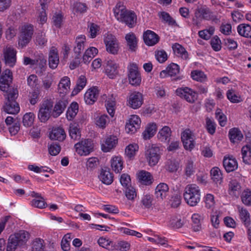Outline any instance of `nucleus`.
Wrapping results in <instances>:
<instances>
[{"mask_svg":"<svg viewBox=\"0 0 251 251\" xmlns=\"http://www.w3.org/2000/svg\"><path fill=\"white\" fill-rule=\"evenodd\" d=\"M157 126L155 123H150L148 124L145 131L142 133L143 138L145 140L150 139L154 135Z\"/></svg>","mask_w":251,"mask_h":251,"instance_id":"obj_35","label":"nucleus"},{"mask_svg":"<svg viewBox=\"0 0 251 251\" xmlns=\"http://www.w3.org/2000/svg\"><path fill=\"white\" fill-rule=\"evenodd\" d=\"M183 197L186 203L191 206H195L200 201L201 192L196 184L188 185L185 189Z\"/></svg>","mask_w":251,"mask_h":251,"instance_id":"obj_4","label":"nucleus"},{"mask_svg":"<svg viewBox=\"0 0 251 251\" xmlns=\"http://www.w3.org/2000/svg\"><path fill=\"white\" fill-rule=\"evenodd\" d=\"M34 32L33 26L25 25L21 27L19 37L18 45L21 48L25 47L31 41Z\"/></svg>","mask_w":251,"mask_h":251,"instance_id":"obj_5","label":"nucleus"},{"mask_svg":"<svg viewBox=\"0 0 251 251\" xmlns=\"http://www.w3.org/2000/svg\"><path fill=\"white\" fill-rule=\"evenodd\" d=\"M215 18V15L208 8L201 7L196 10L192 22L193 25L199 26L202 20H210Z\"/></svg>","mask_w":251,"mask_h":251,"instance_id":"obj_6","label":"nucleus"},{"mask_svg":"<svg viewBox=\"0 0 251 251\" xmlns=\"http://www.w3.org/2000/svg\"><path fill=\"white\" fill-rule=\"evenodd\" d=\"M159 37L154 32L148 30L143 34V39L146 45L152 46L156 44L159 41Z\"/></svg>","mask_w":251,"mask_h":251,"instance_id":"obj_19","label":"nucleus"},{"mask_svg":"<svg viewBox=\"0 0 251 251\" xmlns=\"http://www.w3.org/2000/svg\"><path fill=\"white\" fill-rule=\"evenodd\" d=\"M70 80L67 76L63 77L60 81L58 85V91L60 94L66 93L70 89Z\"/></svg>","mask_w":251,"mask_h":251,"instance_id":"obj_36","label":"nucleus"},{"mask_svg":"<svg viewBox=\"0 0 251 251\" xmlns=\"http://www.w3.org/2000/svg\"><path fill=\"white\" fill-rule=\"evenodd\" d=\"M12 79V72L9 69L5 70L0 76V89L3 92H7Z\"/></svg>","mask_w":251,"mask_h":251,"instance_id":"obj_12","label":"nucleus"},{"mask_svg":"<svg viewBox=\"0 0 251 251\" xmlns=\"http://www.w3.org/2000/svg\"><path fill=\"white\" fill-rule=\"evenodd\" d=\"M86 37L84 35L77 36L75 39L74 45V52L76 56H80L84 50Z\"/></svg>","mask_w":251,"mask_h":251,"instance_id":"obj_18","label":"nucleus"},{"mask_svg":"<svg viewBox=\"0 0 251 251\" xmlns=\"http://www.w3.org/2000/svg\"><path fill=\"white\" fill-rule=\"evenodd\" d=\"M118 139L116 136H110L105 140L104 143L101 145V150L104 152H108L117 144Z\"/></svg>","mask_w":251,"mask_h":251,"instance_id":"obj_24","label":"nucleus"},{"mask_svg":"<svg viewBox=\"0 0 251 251\" xmlns=\"http://www.w3.org/2000/svg\"><path fill=\"white\" fill-rule=\"evenodd\" d=\"M98 243L100 246L109 251H113L118 248V245L115 242L104 237L100 238Z\"/></svg>","mask_w":251,"mask_h":251,"instance_id":"obj_29","label":"nucleus"},{"mask_svg":"<svg viewBox=\"0 0 251 251\" xmlns=\"http://www.w3.org/2000/svg\"><path fill=\"white\" fill-rule=\"evenodd\" d=\"M44 241L40 238L36 239L33 242L32 251H44Z\"/></svg>","mask_w":251,"mask_h":251,"instance_id":"obj_60","label":"nucleus"},{"mask_svg":"<svg viewBox=\"0 0 251 251\" xmlns=\"http://www.w3.org/2000/svg\"><path fill=\"white\" fill-rule=\"evenodd\" d=\"M191 77L197 81L203 82L206 79L205 75L201 71H194L191 72Z\"/></svg>","mask_w":251,"mask_h":251,"instance_id":"obj_58","label":"nucleus"},{"mask_svg":"<svg viewBox=\"0 0 251 251\" xmlns=\"http://www.w3.org/2000/svg\"><path fill=\"white\" fill-rule=\"evenodd\" d=\"M5 63L7 65L13 67L16 61V51L11 47H6L3 51Z\"/></svg>","mask_w":251,"mask_h":251,"instance_id":"obj_15","label":"nucleus"},{"mask_svg":"<svg viewBox=\"0 0 251 251\" xmlns=\"http://www.w3.org/2000/svg\"><path fill=\"white\" fill-rule=\"evenodd\" d=\"M166 68L168 75L170 76H175L179 72V66L174 63L170 64Z\"/></svg>","mask_w":251,"mask_h":251,"instance_id":"obj_61","label":"nucleus"},{"mask_svg":"<svg viewBox=\"0 0 251 251\" xmlns=\"http://www.w3.org/2000/svg\"><path fill=\"white\" fill-rule=\"evenodd\" d=\"M162 151L161 146L158 144H152L146 147L145 156L150 166H155L158 163Z\"/></svg>","mask_w":251,"mask_h":251,"instance_id":"obj_3","label":"nucleus"},{"mask_svg":"<svg viewBox=\"0 0 251 251\" xmlns=\"http://www.w3.org/2000/svg\"><path fill=\"white\" fill-rule=\"evenodd\" d=\"M118 66L113 60L107 61L105 66V74L110 78H114L118 74Z\"/></svg>","mask_w":251,"mask_h":251,"instance_id":"obj_22","label":"nucleus"},{"mask_svg":"<svg viewBox=\"0 0 251 251\" xmlns=\"http://www.w3.org/2000/svg\"><path fill=\"white\" fill-rule=\"evenodd\" d=\"M86 78L85 76L80 75L76 82V86L72 92L73 95H77L80 91H81L85 86L86 84Z\"/></svg>","mask_w":251,"mask_h":251,"instance_id":"obj_40","label":"nucleus"},{"mask_svg":"<svg viewBox=\"0 0 251 251\" xmlns=\"http://www.w3.org/2000/svg\"><path fill=\"white\" fill-rule=\"evenodd\" d=\"M128 78L129 84L132 86H139L141 82V76L136 63H131L127 68Z\"/></svg>","mask_w":251,"mask_h":251,"instance_id":"obj_8","label":"nucleus"},{"mask_svg":"<svg viewBox=\"0 0 251 251\" xmlns=\"http://www.w3.org/2000/svg\"><path fill=\"white\" fill-rule=\"evenodd\" d=\"M71 240L70 234H69L65 235L62 239L61 246L64 251H69L70 250V242Z\"/></svg>","mask_w":251,"mask_h":251,"instance_id":"obj_64","label":"nucleus"},{"mask_svg":"<svg viewBox=\"0 0 251 251\" xmlns=\"http://www.w3.org/2000/svg\"><path fill=\"white\" fill-rule=\"evenodd\" d=\"M109 122V118L107 115L105 114L99 117L96 120L97 125L102 128H105Z\"/></svg>","mask_w":251,"mask_h":251,"instance_id":"obj_62","label":"nucleus"},{"mask_svg":"<svg viewBox=\"0 0 251 251\" xmlns=\"http://www.w3.org/2000/svg\"><path fill=\"white\" fill-rule=\"evenodd\" d=\"M168 191V186L166 183H160L156 187L155 195L157 199L163 200L166 197Z\"/></svg>","mask_w":251,"mask_h":251,"instance_id":"obj_27","label":"nucleus"},{"mask_svg":"<svg viewBox=\"0 0 251 251\" xmlns=\"http://www.w3.org/2000/svg\"><path fill=\"white\" fill-rule=\"evenodd\" d=\"M227 99L232 103H238L241 101V97L236 94L232 89L228 90L226 92Z\"/></svg>","mask_w":251,"mask_h":251,"instance_id":"obj_57","label":"nucleus"},{"mask_svg":"<svg viewBox=\"0 0 251 251\" xmlns=\"http://www.w3.org/2000/svg\"><path fill=\"white\" fill-rule=\"evenodd\" d=\"M128 102L129 106L133 109L140 107L143 102L142 94L139 92H133L129 95Z\"/></svg>","mask_w":251,"mask_h":251,"instance_id":"obj_16","label":"nucleus"},{"mask_svg":"<svg viewBox=\"0 0 251 251\" xmlns=\"http://www.w3.org/2000/svg\"><path fill=\"white\" fill-rule=\"evenodd\" d=\"M239 216L242 222L246 227H248L251 223L250 213L245 208H241L239 210Z\"/></svg>","mask_w":251,"mask_h":251,"instance_id":"obj_44","label":"nucleus"},{"mask_svg":"<svg viewBox=\"0 0 251 251\" xmlns=\"http://www.w3.org/2000/svg\"><path fill=\"white\" fill-rule=\"evenodd\" d=\"M59 62V57L57 49L52 47L49 53V65L52 69L56 68Z\"/></svg>","mask_w":251,"mask_h":251,"instance_id":"obj_20","label":"nucleus"},{"mask_svg":"<svg viewBox=\"0 0 251 251\" xmlns=\"http://www.w3.org/2000/svg\"><path fill=\"white\" fill-rule=\"evenodd\" d=\"M68 102L66 100H60L57 101L53 108L52 111V116L54 118L59 116L66 108Z\"/></svg>","mask_w":251,"mask_h":251,"instance_id":"obj_28","label":"nucleus"},{"mask_svg":"<svg viewBox=\"0 0 251 251\" xmlns=\"http://www.w3.org/2000/svg\"><path fill=\"white\" fill-rule=\"evenodd\" d=\"M35 115L33 113L29 112L25 114L23 118V125L26 127L31 126L34 122Z\"/></svg>","mask_w":251,"mask_h":251,"instance_id":"obj_51","label":"nucleus"},{"mask_svg":"<svg viewBox=\"0 0 251 251\" xmlns=\"http://www.w3.org/2000/svg\"><path fill=\"white\" fill-rule=\"evenodd\" d=\"M137 178L143 185H150L153 182V179L151 174H138Z\"/></svg>","mask_w":251,"mask_h":251,"instance_id":"obj_42","label":"nucleus"},{"mask_svg":"<svg viewBox=\"0 0 251 251\" xmlns=\"http://www.w3.org/2000/svg\"><path fill=\"white\" fill-rule=\"evenodd\" d=\"M111 167L113 171L120 173L123 167V162L121 157L115 156L111 160Z\"/></svg>","mask_w":251,"mask_h":251,"instance_id":"obj_37","label":"nucleus"},{"mask_svg":"<svg viewBox=\"0 0 251 251\" xmlns=\"http://www.w3.org/2000/svg\"><path fill=\"white\" fill-rule=\"evenodd\" d=\"M77 153L81 156L89 155L94 150V145L91 139H84L75 145Z\"/></svg>","mask_w":251,"mask_h":251,"instance_id":"obj_7","label":"nucleus"},{"mask_svg":"<svg viewBox=\"0 0 251 251\" xmlns=\"http://www.w3.org/2000/svg\"><path fill=\"white\" fill-rule=\"evenodd\" d=\"M223 166L227 173L235 171L238 168L236 159L233 156L225 157L223 160Z\"/></svg>","mask_w":251,"mask_h":251,"instance_id":"obj_21","label":"nucleus"},{"mask_svg":"<svg viewBox=\"0 0 251 251\" xmlns=\"http://www.w3.org/2000/svg\"><path fill=\"white\" fill-rule=\"evenodd\" d=\"M243 161L246 164H251V145L247 144L241 149Z\"/></svg>","mask_w":251,"mask_h":251,"instance_id":"obj_31","label":"nucleus"},{"mask_svg":"<svg viewBox=\"0 0 251 251\" xmlns=\"http://www.w3.org/2000/svg\"><path fill=\"white\" fill-rule=\"evenodd\" d=\"M153 198L151 195L146 194L143 196L141 200L142 206L144 208H149L152 205Z\"/></svg>","mask_w":251,"mask_h":251,"instance_id":"obj_63","label":"nucleus"},{"mask_svg":"<svg viewBox=\"0 0 251 251\" xmlns=\"http://www.w3.org/2000/svg\"><path fill=\"white\" fill-rule=\"evenodd\" d=\"M52 140L63 141L66 137V133L62 127H56L52 129L50 135Z\"/></svg>","mask_w":251,"mask_h":251,"instance_id":"obj_26","label":"nucleus"},{"mask_svg":"<svg viewBox=\"0 0 251 251\" xmlns=\"http://www.w3.org/2000/svg\"><path fill=\"white\" fill-rule=\"evenodd\" d=\"M228 186L229 194L236 198L239 197L241 192V186L239 182L236 179H232L229 182Z\"/></svg>","mask_w":251,"mask_h":251,"instance_id":"obj_23","label":"nucleus"},{"mask_svg":"<svg viewBox=\"0 0 251 251\" xmlns=\"http://www.w3.org/2000/svg\"><path fill=\"white\" fill-rule=\"evenodd\" d=\"M165 169L170 173L176 172L179 168V163L176 160H168L165 164Z\"/></svg>","mask_w":251,"mask_h":251,"instance_id":"obj_45","label":"nucleus"},{"mask_svg":"<svg viewBox=\"0 0 251 251\" xmlns=\"http://www.w3.org/2000/svg\"><path fill=\"white\" fill-rule=\"evenodd\" d=\"M205 127L206 128L210 134H213L215 132L216 124L214 122L212 118L206 117L205 119Z\"/></svg>","mask_w":251,"mask_h":251,"instance_id":"obj_55","label":"nucleus"},{"mask_svg":"<svg viewBox=\"0 0 251 251\" xmlns=\"http://www.w3.org/2000/svg\"><path fill=\"white\" fill-rule=\"evenodd\" d=\"M126 39L129 49L131 51H135L137 47V40L135 34L129 33L126 35Z\"/></svg>","mask_w":251,"mask_h":251,"instance_id":"obj_41","label":"nucleus"},{"mask_svg":"<svg viewBox=\"0 0 251 251\" xmlns=\"http://www.w3.org/2000/svg\"><path fill=\"white\" fill-rule=\"evenodd\" d=\"M176 93L177 96L190 103H193L197 98L196 92L187 87L177 88Z\"/></svg>","mask_w":251,"mask_h":251,"instance_id":"obj_11","label":"nucleus"},{"mask_svg":"<svg viewBox=\"0 0 251 251\" xmlns=\"http://www.w3.org/2000/svg\"><path fill=\"white\" fill-rule=\"evenodd\" d=\"M69 134L71 139L74 140H76L80 138V131L77 125L75 124L70 125Z\"/></svg>","mask_w":251,"mask_h":251,"instance_id":"obj_46","label":"nucleus"},{"mask_svg":"<svg viewBox=\"0 0 251 251\" xmlns=\"http://www.w3.org/2000/svg\"><path fill=\"white\" fill-rule=\"evenodd\" d=\"M30 238L28 232L21 230L11 234L8 239L6 251H15L25 246Z\"/></svg>","mask_w":251,"mask_h":251,"instance_id":"obj_2","label":"nucleus"},{"mask_svg":"<svg viewBox=\"0 0 251 251\" xmlns=\"http://www.w3.org/2000/svg\"><path fill=\"white\" fill-rule=\"evenodd\" d=\"M3 109L7 113L11 114H16L20 111L19 105L16 101H7Z\"/></svg>","mask_w":251,"mask_h":251,"instance_id":"obj_33","label":"nucleus"},{"mask_svg":"<svg viewBox=\"0 0 251 251\" xmlns=\"http://www.w3.org/2000/svg\"><path fill=\"white\" fill-rule=\"evenodd\" d=\"M192 228L194 231H199L201 229V216L194 214L192 216Z\"/></svg>","mask_w":251,"mask_h":251,"instance_id":"obj_49","label":"nucleus"},{"mask_svg":"<svg viewBox=\"0 0 251 251\" xmlns=\"http://www.w3.org/2000/svg\"><path fill=\"white\" fill-rule=\"evenodd\" d=\"M52 107V102L48 100L44 101L41 104L38 114V117L41 122L45 123L50 119Z\"/></svg>","mask_w":251,"mask_h":251,"instance_id":"obj_9","label":"nucleus"},{"mask_svg":"<svg viewBox=\"0 0 251 251\" xmlns=\"http://www.w3.org/2000/svg\"><path fill=\"white\" fill-rule=\"evenodd\" d=\"M99 179L106 185H110L113 181V174H100L98 176Z\"/></svg>","mask_w":251,"mask_h":251,"instance_id":"obj_53","label":"nucleus"},{"mask_svg":"<svg viewBox=\"0 0 251 251\" xmlns=\"http://www.w3.org/2000/svg\"><path fill=\"white\" fill-rule=\"evenodd\" d=\"M229 137L231 142L238 143L243 139L242 132L237 128H233L229 131Z\"/></svg>","mask_w":251,"mask_h":251,"instance_id":"obj_30","label":"nucleus"},{"mask_svg":"<svg viewBox=\"0 0 251 251\" xmlns=\"http://www.w3.org/2000/svg\"><path fill=\"white\" fill-rule=\"evenodd\" d=\"M28 169L35 173H50L52 171L51 169L47 166L38 167L35 165H29Z\"/></svg>","mask_w":251,"mask_h":251,"instance_id":"obj_54","label":"nucleus"},{"mask_svg":"<svg viewBox=\"0 0 251 251\" xmlns=\"http://www.w3.org/2000/svg\"><path fill=\"white\" fill-rule=\"evenodd\" d=\"M158 15L160 18H161L163 21L167 23L170 25H173L176 24L175 20L166 12H161L159 13Z\"/></svg>","mask_w":251,"mask_h":251,"instance_id":"obj_59","label":"nucleus"},{"mask_svg":"<svg viewBox=\"0 0 251 251\" xmlns=\"http://www.w3.org/2000/svg\"><path fill=\"white\" fill-rule=\"evenodd\" d=\"M99 95V90L96 86L92 87L86 92L84 100L88 104H93L97 100Z\"/></svg>","mask_w":251,"mask_h":251,"instance_id":"obj_17","label":"nucleus"},{"mask_svg":"<svg viewBox=\"0 0 251 251\" xmlns=\"http://www.w3.org/2000/svg\"><path fill=\"white\" fill-rule=\"evenodd\" d=\"M98 50L95 47H90L86 50L83 56V61L87 64L90 62L93 58L98 53Z\"/></svg>","mask_w":251,"mask_h":251,"instance_id":"obj_38","label":"nucleus"},{"mask_svg":"<svg viewBox=\"0 0 251 251\" xmlns=\"http://www.w3.org/2000/svg\"><path fill=\"white\" fill-rule=\"evenodd\" d=\"M171 134V128L168 126H164L159 130L157 136L160 141L166 142L169 141Z\"/></svg>","mask_w":251,"mask_h":251,"instance_id":"obj_32","label":"nucleus"},{"mask_svg":"<svg viewBox=\"0 0 251 251\" xmlns=\"http://www.w3.org/2000/svg\"><path fill=\"white\" fill-rule=\"evenodd\" d=\"M141 123L140 118L138 116L131 115L126 125V132L131 134L135 133L138 129H139Z\"/></svg>","mask_w":251,"mask_h":251,"instance_id":"obj_14","label":"nucleus"},{"mask_svg":"<svg viewBox=\"0 0 251 251\" xmlns=\"http://www.w3.org/2000/svg\"><path fill=\"white\" fill-rule=\"evenodd\" d=\"M181 140L185 150L191 151L194 148V138L190 129H186L182 133Z\"/></svg>","mask_w":251,"mask_h":251,"instance_id":"obj_13","label":"nucleus"},{"mask_svg":"<svg viewBox=\"0 0 251 251\" xmlns=\"http://www.w3.org/2000/svg\"><path fill=\"white\" fill-rule=\"evenodd\" d=\"M99 164V160L97 157L89 158L86 162V168L88 171H93Z\"/></svg>","mask_w":251,"mask_h":251,"instance_id":"obj_48","label":"nucleus"},{"mask_svg":"<svg viewBox=\"0 0 251 251\" xmlns=\"http://www.w3.org/2000/svg\"><path fill=\"white\" fill-rule=\"evenodd\" d=\"M116 102L113 98H109L105 101V106L108 113L111 117H113L115 113V106Z\"/></svg>","mask_w":251,"mask_h":251,"instance_id":"obj_47","label":"nucleus"},{"mask_svg":"<svg viewBox=\"0 0 251 251\" xmlns=\"http://www.w3.org/2000/svg\"><path fill=\"white\" fill-rule=\"evenodd\" d=\"M78 111V105L76 102H73L68 107L66 117L69 121H72L76 115Z\"/></svg>","mask_w":251,"mask_h":251,"instance_id":"obj_39","label":"nucleus"},{"mask_svg":"<svg viewBox=\"0 0 251 251\" xmlns=\"http://www.w3.org/2000/svg\"><path fill=\"white\" fill-rule=\"evenodd\" d=\"M139 147L137 144H129L125 149V154L129 159H132L134 157Z\"/></svg>","mask_w":251,"mask_h":251,"instance_id":"obj_43","label":"nucleus"},{"mask_svg":"<svg viewBox=\"0 0 251 251\" xmlns=\"http://www.w3.org/2000/svg\"><path fill=\"white\" fill-rule=\"evenodd\" d=\"M114 16L116 19L122 23H125L129 27L134 26L137 19L135 12L127 10L122 2H119L113 8Z\"/></svg>","mask_w":251,"mask_h":251,"instance_id":"obj_1","label":"nucleus"},{"mask_svg":"<svg viewBox=\"0 0 251 251\" xmlns=\"http://www.w3.org/2000/svg\"><path fill=\"white\" fill-rule=\"evenodd\" d=\"M104 42L106 50L111 54L118 53L119 46L116 38L111 34H107L104 37Z\"/></svg>","mask_w":251,"mask_h":251,"instance_id":"obj_10","label":"nucleus"},{"mask_svg":"<svg viewBox=\"0 0 251 251\" xmlns=\"http://www.w3.org/2000/svg\"><path fill=\"white\" fill-rule=\"evenodd\" d=\"M220 211L218 210H212L211 214V222L212 226L215 228L219 227L220 220L219 219Z\"/></svg>","mask_w":251,"mask_h":251,"instance_id":"obj_56","label":"nucleus"},{"mask_svg":"<svg viewBox=\"0 0 251 251\" xmlns=\"http://www.w3.org/2000/svg\"><path fill=\"white\" fill-rule=\"evenodd\" d=\"M87 6L85 3L75 2L73 4V9L75 13H83L86 12Z\"/></svg>","mask_w":251,"mask_h":251,"instance_id":"obj_52","label":"nucleus"},{"mask_svg":"<svg viewBox=\"0 0 251 251\" xmlns=\"http://www.w3.org/2000/svg\"><path fill=\"white\" fill-rule=\"evenodd\" d=\"M238 34L243 37L251 38V26L246 24H241L237 26Z\"/></svg>","mask_w":251,"mask_h":251,"instance_id":"obj_34","label":"nucleus"},{"mask_svg":"<svg viewBox=\"0 0 251 251\" xmlns=\"http://www.w3.org/2000/svg\"><path fill=\"white\" fill-rule=\"evenodd\" d=\"M172 49L176 56L185 60L189 59L188 53L182 45L178 43H175L173 45Z\"/></svg>","mask_w":251,"mask_h":251,"instance_id":"obj_25","label":"nucleus"},{"mask_svg":"<svg viewBox=\"0 0 251 251\" xmlns=\"http://www.w3.org/2000/svg\"><path fill=\"white\" fill-rule=\"evenodd\" d=\"M241 198L242 202L247 206H251V190H244L242 193Z\"/></svg>","mask_w":251,"mask_h":251,"instance_id":"obj_50","label":"nucleus"}]
</instances>
